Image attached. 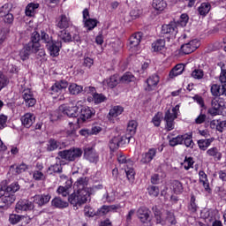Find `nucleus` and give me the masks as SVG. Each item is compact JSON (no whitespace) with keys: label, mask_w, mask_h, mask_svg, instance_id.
Returning <instances> with one entry per match:
<instances>
[{"label":"nucleus","mask_w":226,"mask_h":226,"mask_svg":"<svg viewBox=\"0 0 226 226\" xmlns=\"http://www.w3.org/2000/svg\"><path fill=\"white\" fill-rule=\"evenodd\" d=\"M40 8V4L30 3L26 6L25 14L26 17H34L36 11Z\"/></svg>","instance_id":"a878e982"},{"label":"nucleus","mask_w":226,"mask_h":226,"mask_svg":"<svg viewBox=\"0 0 226 226\" xmlns=\"http://www.w3.org/2000/svg\"><path fill=\"white\" fill-rule=\"evenodd\" d=\"M33 177L35 181H43V179H45V175L40 170H34Z\"/></svg>","instance_id":"e2e57ef3"},{"label":"nucleus","mask_w":226,"mask_h":226,"mask_svg":"<svg viewBox=\"0 0 226 226\" xmlns=\"http://www.w3.org/2000/svg\"><path fill=\"white\" fill-rule=\"evenodd\" d=\"M142 36H143L142 32H137L133 34L129 39L130 49L139 47V45L140 44V41L142 40Z\"/></svg>","instance_id":"412c9836"},{"label":"nucleus","mask_w":226,"mask_h":226,"mask_svg":"<svg viewBox=\"0 0 226 226\" xmlns=\"http://www.w3.org/2000/svg\"><path fill=\"white\" fill-rule=\"evenodd\" d=\"M84 91V87L80 85H77L75 83H72L69 86V93L70 94H80Z\"/></svg>","instance_id":"4c0bfd02"},{"label":"nucleus","mask_w":226,"mask_h":226,"mask_svg":"<svg viewBox=\"0 0 226 226\" xmlns=\"http://www.w3.org/2000/svg\"><path fill=\"white\" fill-rule=\"evenodd\" d=\"M185 72V65L182 64H177L170 72V79H174L178 75H181Z\"/></svg>","instance_id":"2f4dec72"},{"label":"nucleus","mask_w":226,"mask_h":226,"mask_svg":"<svg viewBox=\"0 0 226 226\" xmlns=\"http://www.w3.org/2000/svg\"><path fill=\"white\" fill-rule=\"evenodd\" d=\"M207 154L215 158V162H220V160H222V154L220 151H218V148L216 147L208 149L207 151Z\"/></svg>","instance_id":"c9c22d12"},{"label":"nucleus","mask_w":226,"mask_h":226,"mask_svg":"<svg viewBox=\"0 0 226 226\" xmlns=\"http://www.w3.org/2000/svg\"><path fill=\"white\" fill-rule=\"evenodd\" d=\"M152 211L154 215V218L156 220V223H161V225H165V222H163V219L162 218V211L158 208V207H153Z\"/></svg>","instance_id":"a19ab883"},{"label":"nucleus","mask_w":226,"mask_h":226,"mask_svg":"<svg viewBox=\"0 0 226 226\" xmlns=\"http://www.w3.org/2000/svg\"><path fill=\"white\" fill-rule=\"evenodd\" d=\"M152 6L157 11H163L167 8V3L163 0H153Z\"/></svg>","instance_id":"e433bc0d"},{"label":"nucleus","mask_w":226,"mask_h":226,"mask_svg":"<svg viewBox=\"0 0 226 226\" xmlns=\"http://www.w3.org/2000/svg\"><path fill=\"white\" fill-rule=\"evenodd\" d=\"M203 218L207 223H212L216 219V215L213 210H207L204 212Z\"/></svg>","instance_id":"c03bdc74"},{"label":"nucleus","mask_w":226,"mask_h":226,"mask_svg":"<svg viewBox=\"0 0 226 226\" xmlns=\"http://www.w3.org/2000/svg\"><path fill=\"white\" fill-rule=\"evenodd\" d=\"M221 86L218 84H214L211 86L210 91L213 96H226V69L225 64L221 66L220 74Z\"/></svg>","instance_id":"f03ea898"},{"label":"nucleus","mask_w":226,"mask_h":226,"mask_svg":"<svg viewBox=\"0 0 226 226\" xmlns=\"http://www.w3.org/2000/svg\"><path fill=\"white\" fill-rule=\"evenodd\" d=\"M156 148H149L147 152L141 154L139 162L143 165H147L148 163H151V162H153V160L156 158Z\"/></svg>","instance_id":"9b49d317"},{"label":"nucleus","mask_w":226,"mask_h":226,"mask_svg":"<svg viewBox=\"0 0 226 226\" xmlns=\"http://www.w3.org/2000/svg\"><path fill=\"white\" fill-rule=\"evenodd\" d=\"M94 109L88 106H81L79 111V117L77 118V123L80 124L87 121V119H91V117L94 116Z\"/></svg>","instance_id":"0eeeda50"},{"label":"nucleus","mask_w":226,"mask_h":226,"mask_svg":"<svg viewBox=\"0 0 226 226\" xmlns=\"http://www.w3.org/2000/svg\"><path fill=\"white\" fill-rule=\"evenodd\" d=\"M22 99L24 100L26 107L31 108L36 105V98H34V94L31 90H25L22 93Z\"/></svg>","instance_id":"2eb2a0df"},{"label":"nucleus","mask_w":226,"mask_h":226,"mask_svg":"<svg viewBox=\"0 0 226 226\" xmlns=\"http://www.w3.org/2000/svg\"><path fill=\"white\" fill-rule=\"evenodd\" d=\"M184 142L186 147H193V139L192 134L182 135V143Z\"/></svg>","instance_id":"09e8293b"},{"label":"nucleus","mask_w":226,"mask_h":226,"mask_svg":"<svg viewBox=\"0 0 226 226\" xmlns=\"http://www.w3.org/2000/svg\"><path fill=\"white\" fill-rule=\"evenodd\" d=\"M24 218H26V216L19 215L17 214H12V215H10L9 216V222L10 223H11V225H17V223H19V222H20L21 220H24Z\"/></svg>","instance_id":"3c124183"},{"label":"nucleus","mask_w":226,"mask_h":226,"mask_svg":"<svg viewBox=\"0 0 226 226\" xmlns=\"http://www.w3.org/2000/svg\"><path fill=\"white\" fill-rule=\"evenodd\" d=\"M162 114L161 112H158L154 115V117L152 119V123L157 127L160 126V124H162Z\"/></svg>","instance_id":"680f3d73"},{"label":"nucleus","mask_w":226,"mask_h":226,"mask_svg":"<svg viewBox=\"0 0 226 226\" xmlns=\"http://www.w3.org/2000/svg\"><path fill=\"white\" fill-rule=\"evenodd\" d=\"M66 87H68V81L62 79L55 82V84L49 89V94L59 96L63 89H66Z\"/></svg>","instance_id":"1a4fd4ad"},{"label":"nucleus","mask_w":226,"mask_h":226,"mask_svg":"<svg viewBox=\"0 0 226 226\" xmlns=\"http://www.w3.org/2000/svg\"><path fill=\"white\" fill-rule=\"evenodd\" d=\"M59 146H61V143L56 139L51 138L48 140L46 149L51 153L52 151H56V149H59Z\"/></svg>","instance_id":"473e14b6"},{"label":"nucleus","mask_w":226,"mask_h":226,"mask_svg":"<svg viewBox=\"0 0 226 226\" xmlns=\"http://www.w3.org/2000/svg\"><path fill=\"white\" fill-rule=\"evenodd\" d=\"M63 172V166L59 163H55L48 168L47 173L52 176V174H61Z\"/></svg>","instance_id":"f704fd0d"},{"label":"nucleus","mask_w":226,"mask_h":226,"mask_svg":"<svg viewBox=\"0 0 226 226\" xmlns=\"http://www.w3.org/2000/svg\"><path fill=\"white\" fill-rule=\"evenodd\" d=\"M137 133V122L132 120L127 124L126 139H132V135Z\"/></svg>","instance_id":"c756f323"},{"label":"nucleus","mask_w":226,"mask_h":226,"mask_svg":"<svg viewBox=\"0 0 226 226\" xmlns=\"http://www.w3.org/2000/svg\"><path fill=\"white\" fill-rule=\"evenodd\" d=\"M135 80V76L132 72H125L122 77H120V82L122 84H130Z\"/></svg>","instance_id":"58836bf2"},{"label":"nucleus","mask_w":226,"mask_h":226,"mask_svg":"<svg viewBox=\"0 0 226 226\" xmlns=\"http://www.w3.org/2000/svg\"><path fill=\"white\" fill-rule=\"evenodd\" d=\"M89 183V178L87 177H81L74 183V192L68 198V201L72 206H82L87 202L89 199V190H87V184Z\"/></svg>","instance_id":"f257e3e1"},{"label":"nucleus","mask_w":226,"mask_h":226,"mask_svg":"<svg viewBox=\"0 0 226 226\" xmlns=\"http://www.w3.org/2000/svg\"><path fill=\"white\" fill-rule=\"evenodd\" d=\"M51 196L50 194H39L34 197V202L38 204L40 207L45 206L50 202Z\"/></svg>","instance_id":"5701e85b"},{"label":"nucleus","mask_w":226,"mask_h":226,"mask_svg":"<svg viewBox=\"0 0 226 226\" xmlns=\"http://www.w3.org/2000/svg\"><path fill=\"white\" fill-rule=\"evenodd\" d=\"M40 40H41V37L40 34L35 31L32 33L30 41L27 43V45H32V48L38 51V49L41 47L40 44Z\"/></svg>","instance_id":"aec40b11"},{"label":"nucleus","mask_w":226,"mask_h":226,"mask_svg":"<svg viewBox=\"0 0 226 226\" xmlns=\"http://www.w3.org/2000/svg\"><path fill=\"white\" fill-rule=\"evenodd\" d=\"M41 40L43 43H46V45L54 41V40H52V36L49 35L45 31L41 32Z\"/></svg>","instance_id":"13d9d810"},{"label":"nucleus","mask_w":226,"mask_h":226,"mask_svg":"<svg viewBox=\"0 0 226 226\" xmlns=\"http://www.w3.org/2000/svg\"><path fill=\"white\" fill-rule=\"evenodd\" d=\"M27 166L26 163H21L15 168V166H11V170H14L15 174H22L27 170Z\"/></svg>","instance_id":"5fc2aeb1"},{"label":"nucleus","mask_w":226,"mask_h":226,"mask_svg":"<svg viewBox=\"0 0 226 226\" xmlns=\"http://www.w3.org/2000/svg\"><path fill=\"white\" fill-rule=\"evenodd\" d=\"M61 40H63L64 43H72V41L77 43V45H80V43H82V39L80 38V34L77 30L74 32H62Z\"/></svg>","instance_id":"39448f33"},{"label":"nucleus","mask_w":226,"mask_h":226,"mask_svg":"<svg viewBox=\"0 0 226 226\" xmlns=\"http://www.w3.org/2000/svg\"><path fill=\"white\" fill-rule=\"evenodd\" d=\"M10 11H11V4H4L0 7V17L4 18V16L10 14Z\"/></svg>","instance_id":"864d4df0"},{"label":"nucleus","mask_w":226,"mask_h":226,"mask_svg":"<svg viewBox=\"0 0 226 226\" xmlns=\"http://www.w3.org/2000/svg\"><path fill=\"white\" fill-rule=\"evenodd\" d=\"M20 121L25 128H31L34 123V115L33 113H26L21 117Z\"/></svg>","instance_id":"4be33fe9"},{"label":"nucleus","mask_w":226,"mask_h":226,"mask_svg":"<svg viewBox=\"0 0 226 226\" xmlns=\"http://www.w3.org/2000/svg\"><path fill=\"white\" fill-rule=\"evenodd\" d=\"M189 19L190 18L188 17V14L186 13L181 14L180 19H179L180 25L186 26V24H188Z\"/></svg>","instance_id":"774afa93"},{"label":"nucleus","mask_w":226,"mask_h":226,"mask_svg":"<svg viewBox=\"0 0 226 226\" xmlns=\"http://www.w3.org/2000/svg\"><path fill=\"white\" fill-rule=\"evenodd\" d=\"M193 163H195L193 157L185 156L184 162H182L181 165L185 170H190V169H193Z\"/></svg>","instance_id":"a18cd8bd"},{"label":"nucleus","mask_w":226,"mask_h":226,"mask_svg":"<svg viewBox=\"0 0 226 226\" xmlns=\"http://www.w3.org/2000/svg\"><path fill=\"white\" fill-rule=\"evenodd\" d=\"M20 190V185H19V183H12L9 186L5 184V192L8 193H11L12 195Z\"/></svg>","instance_id":"8fccbe9b"},{"label":"nucleus","mask_w":226,"mask_h":226,"mask_svg":"<svg viewBox=\"0 0 226 226\" xmlns=\"http://www.w3.org/2000/svg\"><path fill=\"white\" fill-rule=\"evenodd\" d=\"M166 220L170 223V225H176L177 222L176 221V215L170 211L166 212Z\"/></svg>","instance_id":"052dcab7"},{"label":"nucleus","mask_w":226,"mask_h":226,"mask_svg":"<svg viewBox=\"0 0 226 226\" xmlns=\"http://www.w3.org/2000/svg\"><path fill=\"white\" fill-rule=\"evenodd\" d=\"M56 193L62 195V197H68L70 192H68V187L59 186L56 190Z\"/></svg>","instance_id":"69168bd1"},{"label":"nucleus","mask_w":226,"mask_h":226,"mask_svg":"<svg viewBox=\"0 0 226 226\" xmlns=\"http://www.w3.org/2000/svg\"><path fill=\"white\" fill-rule=\"evenodd\" d=\"M85 27H87L88 31H93L96 26H98V20L94 19H88L85 21Z\"/></svg>","instance_id":"603ef678"},{"label":"nucleus","mask_w":226,"mask_h":226,"mask_svg":"<svg viewBox=\"0 0 226 226\" xmlns=\"http://www.w3.org/2000/svg\"><path fill=\"white\" fill-rule=\"evenodd\" d=\"M211 142H213L211 139H200L198 140V146L201 151H206L211 146Z\"/></svg>","instance_id":"6e6d98bb"},{"label":"nucleus","mask_w":226,"mask_h":226,"mask_svg":"<svg viewBox=\"0 0 226 226\" xmlns=\"http://www.w3.org/2000/svg\"><path fill=\"white\" fill-rule=\"evenodd\" d=\"M8 86V79L0 72V91Z\"/></svg>","instance_id":"0e129e2a"},{"label":"nucleus","mask_w":226,"mask_h":226,"mask_svg":"<svg viewBox=\"0 0 226 226\" xmlns=\"http://www.w3.org/2000/svg\"><path fill=\"white\" fill-rule=\"evenodd\" d=\"M211 11V4L207 2H204L200 4V6L198 8V12L202 17H206L207 13Z\"/></svg>","instance_id":"72a5a7b5"},{"label":"nucleus","mask_w":226,"mask_h":226,"mask_svg":"<svg viewBox=\"0 0 226 226\" xmlns=\"http://www.w3.org/2000/svg\"><path fill=\"white\" fill-rule=\"evenodd\" d=\"M158 82H160V77L157 74H153L147 79V87L146 91H153L155 86H158Z\"/></svg>","instance_id":"bb28decb"},{"label":"nucleus","mask_w":226,"mask_h":226,"mask_svg":"<svg viewBox=\"0 0 226 226\" xmlns=\"http://www.w3.org/2000/svg\"><path fill=\"white\" fill-rule=\"evenodd\" d=\"M191 77L195 79V80H202V79H204V71L202 69L196 68L192 72Z\"/></svg>","instance_id":"de8ad7c7"},{"label":"nucleus","mask_w":226,"mask_h":226,"mask_svg":"<svg viewBox=\"0 0 226 226\" xmlns=\"http://www.w3.org/2000/svg\"><path fill=\"white\" fill-rule=\"evenodd\" d=\"M87 102H94V105H100V103H105L107 102V96L103 94H98L95 92L92 98H87Z\"/></svg>","instance_id":"cd10ccee"},{"label":"nucleus","mask_w":226,"mask_h":226,"mask_svg":"<svg viewBox=\"0 0 226 226\" xmlns=\"http://www.w3.org/2000/svg\"><path fill=\"white\" fill-rule=\"evenodd\" d=\"M38 51L33 48L32 44H26L19 51V57L22 61H27L31 54H36Z\"/></svg>","instance_id":"a211bd4d"},{"label":"nucleus","mask_w":226,"mask_h":226,"mask_svg":"<svg viewBox=\"0 0 226 226\" xmlns=\"http://www.w3.org/2000/svg\"><path fill=\"white\" fill-rule=\"evenodd\" d=\"M56 26L59 29H68L72 26V20L66 14H62L56 19Z\"/></svg>","instance_id":"f3484780"},{"label":"nucleus","mask_w":226,"mask_h":226,"mask_svg":"<svg viewBox=\"0 0 226 226\" xmlns=\"http://www.w3.org/2000/svg\"><path fill=\"white\" fill-rule=\"evenodd\" d=\"M180 105L177 104L175 107L172 108L171 111L170 109H167L164 114V121H165V128L168 132H172L176 126V119H177V116H179V109Z\"/></svg>","instance_id":"20e7f679"},{"label":"nucleus","mask_w":226,"mask_h":226,"mask_svg":"<svg viewBox=\"0 0 226 226\" xmlns=\"http://www.w3.org/2000/svg\"><path fill=\"white\" fill-rule=\"evenodd\" d=\"M152 48L154 49V52H160L165 49V40L159 39L155 42L152 43Z\"/></svg>","instance_id":"79ce46f5"},{"label":"nucleus","mask_w":226,"mask_h":226,"mask_svg":"<svg viewBox=\"0 0 226 226\" xmlns=\"http://www.w3.org/2000/svg\"><path fill=\"white\" fill-rule=\"evenodd\" d=\"M211 105L214 109L219 110L220 112H222L223 109H225V102L222 100L213 99Z\"/></svg>","instance_id":"49530a36"},{"label":"nucleus","mask_w":226,"mask_h":226,"mask_svg":"<svg viewBox=\"0 0 226 226\" xmlns=\"http://www.w3.org/2000/svg\"><path fill=\"white\" fill-rule=\"evenodd\" d=\"M136 215L141 223H148V222H151V210L146 207H139Z\"/></svg>","instance_id":"9d476101"},{"label":"nucleus","mask_w":226,"mask_h":226,"mask_svg":"<svg viewBox=\"0 0 226 226\" xmlns=\"http://www.w3.org/2000/svg\"><path fill=\"white\" fill-rule=\"evenodd\" d=\"M82 153H84L79 147H72L70 149H65L59 151L57 153L56 160H65V162H76L82 157Z\"/></svg>","instance_id":"7ed1b4c3"},{"label":"nucleus","mask_w":226,"mask_h":226,"mask_svg":"<svg viewBox=\"0 0 226 226\" xmlns=\"http://www.w3.org/2000/svg\"><path fill=\"white\" fill-rule=\"evenodd\" d=\"M125 174L129 181H133L135 179V170H133V168H129L128 170H125Z\"/></svg>","instance_id":"338daca9"},{"label":"nucleus","mask_w":226,"mask_h":226,"mask_svg":"<svg viewBox=\"0 0 226 226\" xmlns=\"http://www.w3.org/2000/svg\"><path fill=\"white\" fill-rule=\"evenodd\" d=\"M199 41L197 39L192 40L191 41L181 46L180 50L183 54L188 55L192 52H195L199 49Z\"/></svg>","instance_id":"f8f14e48"},{"label":"nucleus","mask_w":226,"mask_h":226,"mask_svg":"<svg viewBox=\"0 0 226 226\" xmlns=\"http://www.w3.org/2000/svg\"><path fill=\"white\" fill-rule=\"evenodd\" d=\"M123 142V138L121 136H116L109 140V149L111 151H116L119 149L120 144Z\"/></svg>","instance_id":"7c9ffc66"},{"label":"nucleus","mask_w":226,"mask_h":226,"mask_svg":"<svg viewBox=\"0 0 226 226\" xmlns=\"http://www.w3.org/2000/svg\"><path fill=\"white\" fill-rule=\"evenodd\" d=\"M169 144L171 147H175V146H179V144H183V135H178L175 138H172L169 140Z\"/></svg>","instance_id":"4d7b16f0"},{"label":"nucleus","mask_w":226,"mask_h":226,"mask_svg":"<svg viewBox=\"0 0 226 226\" xmlns=\"http://www.w3.org/2000/svg\"><path fill=\"white\" fill-rule=\"evenodd\" d=\"M63 48V42L59 40L53 41L49 44H46V49L49 52V56L51 57H57L59 56V52H61V49Z\"/></svg>","instance_id":"6e6552de"},{"label":"nucleus","mask_w":226,"mask_h":226,"mask_svg":"<svg viewBox=\"0 0 226 226\" xmlns=\"http://www.w3.org/2000/svg\"><path fill=\"white\" fill-rule=\"evenodd\" d=\"M15 209L17 213H20L22 211H33V209H34V204L27 200H20L16 204Z\"/></svg>","instance_id":"dca6fc26"},{"label":"nucleus","mask_w":226,"mask_h":226,"mask_svg":"<svg viewBox=\"0 0 226 226\" xmlns=\"http://www.w3.org/2000/svg\"><path fill=\"white\" fill-rule=\"evenodd\" d=\"M199 176L200 183H201L205 191L207 192V193H211V187H209V179H207V174H206L204 170H200Z\"/></svg>","instance_id":"b1692460"},{"label":"nucleus","mask_w":226,"mask_h":226,"mask_svg":"<svg viewBox=\"0 0 226 226\" xmlns=\"http://www.w3.org/2000/svg\"><path fill=\"white\" fill-rule=\"evenodd\" d=\"M84 158L90 162V163H98V161L100 160L98 153H96V150L93 147H87L84 149Z\"/></svg>","instance_id":"4468645a"},{"label":"nucleus","mask_w":226,"mask_h":226,"mask_svg":"<svg viewBox=\"0 0 226 226\" xmlns=\"http://www.w3.org/2000/svg\"><path fill=\"white\" fill-rule=\"evenodd\" d=\"M162 34H170L171 38H174V36L177 34V26H176V23L162 25Z\"/></svg>","instance_id":"6ab92c4d"},{"label":"nucleus","mask_w":226,"mask_h":226,"mask_svg":"<svg viewBox=\"0 0 226 226\" xmlns=\"http://www.w3.org/2000/svg\"><path fill=\"white\" fill-rule=\"evenodd\" d=\"M15 194L11 192H6L0 199V207H4V209H8L11 204L15 202Z\"/></svg>","instance_id":"ddd939ff"},{"label":"nucleus","mask_w":226,"mask_h":226,"mask_svg":"<svg viewBox=\"0 0 226 226\" xmlns=\"http://www.w3.org/2000/svg\"><path fill=\"white\" fill-rule=\"evenodd\" d=\"M51 206L56 207V209H64V207H68L69 203L63 200L60 197H56L51 200Z\"/></svg>","instance_id":"c85d7f7f"},{"label":"nucleus","mask_w":226,"mask_h":226,"mask_svg":"<svg viewBox=\"0 0 226 226\" xmlns=\"http://www.w3.org/2000/svg\"><path fill=\"white\" fill-rule=\"evenodd\" d=\"M121 82L120 77L118 74H114L105 79L103 81V84H106L108 87H110V89H114L119 83Z\"/></svg>","instance_id":"393cba45"},{"label":"nucleus","mask_w":226,"mask_h":226,"mask_svg":"<svg viewBox=\"0 0 226 226\" xmlns=\"http://www.w3.org/2000/svg\"><path fill=\"white\" fill-rule=\"evenodd\" d=\"M197 209H199V206L197 205V200L195 199V195H191L190 203L188 205V210L190 213H197Z\"/></svg>","instance_id":"37998d69"},{"label":"nucleus","mask_w":226,"mask_h":226,"mask_svg":"<svg viewBox=\"0 0 226 226\" xmlns=\"http://www.w3.org/2000/svg\"><path fill=\"white\" fill-rule=\"evenodd\" d=\"M147 192L151 197H158V195H160V188L155 185L148 186Z\"/></svg>","instance_id":"bf43d9fd"},{"label":"nucleus","mask_w":226,"mask_h":226,"mask_svg":"<svg viewBox=\"0 0 226 226\" xmlns=\"http://www.w3.org/2000/svg\"><path fill=\"white\" fill-rule=\"evenodd\" d=\"M124 112V108L123 106H114L110 110L109 115L111 117H117V116H121Z\"/></svg>","instance_id":"ea45409f"},{"label":"nucleus","mask_w":226,"mask_h":226,"mask_svg":"<svg viewBox=\"0 0 226 226\" xmlns=\"http://www.w3.org/2000/svg\"><path fill=\"white\" fill-rule=\"evenodd\" d=\"M58 110L67 117H79V107L73 104H62L59 106Z\"/></svg>","instance_id":"423d86ee"}]
</instances>
